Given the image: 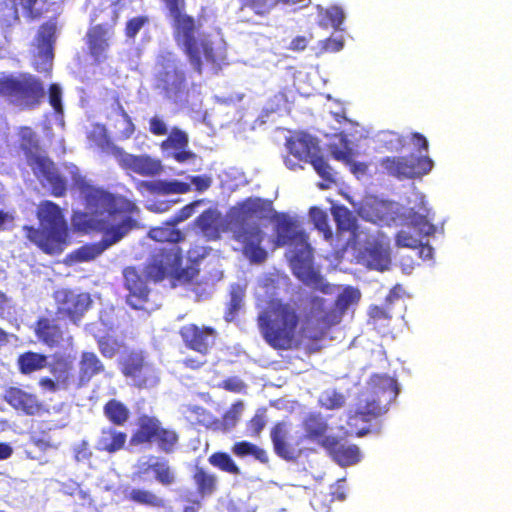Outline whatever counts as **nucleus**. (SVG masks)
<instances>
[{
	"mask_svg": "<svg viewBox=\"0 0 512 512\" xmlns=\"http://www.w3.org/2000/svg\"><path fill=\"white\" fill-rule=\"evenodd\" d=\"M161 1L170 18L174 41L187 56L193 70L201 75L203 62L220 69L226 61V48L212 41L208 34L199 33L201 25L186 12V0Z\"/></svg>",
	"mask_w": 512,
	"mask_h": 512,
	"instance_id": "f257e3e1",
	"label": "nucleus"
},
{
	"mask_svg": "<svg viewBox=\"0 0 512 512\" xmlns=\"http://www.w3.org/2000/svg\"><path fill=\"white\" fill-rule=\"evenodd\" d=\"M269 207V202L249 197L232 207L228 214L227 229L254 263H262L267 258V252L261 246L264 232L258 222L267 217Z\"/></svg>",
	"mask_w": 512,
	"mask_h": 512,
	"instance_id": "f03ea898",
	"label": "nucleus"
},
{
	"mask_svg": "<svg viewBox=\"0 0 512 512\" xmlns=\"http://www.w3.org/2000/svg\"><path fill=\"white\" fill-rule=\"evenodd\" d=\"M256 322L263 340L271 348L285 351L298 347L301 312L296 302L272 298L258 314Z\"/></svg>",
	"mask_w": 512,
	"mask_h": 512,
	"instance_id": "7ed1b4c3",
	"label": "nucleus"
},
{
	"mask_svg": "<svg viewBox=\"0 0 512 512\" xmlns=\"http://www.w3.org/2000/svg\"><path fill=\"white\" fill-rule=\"evenodd\" d=\"M276 242L279 246L290 245L289 263L293 274L305 285L323 293L330 292V285L313 266V250L308 237L295 228L289 218H282L275 226Z\"/></svg>",
	"mask_w": 512,
	"mask_h": 512,
	"instance_id": "20e7f679",
	"label": "nucleus"
},
{
	"mask_svg": "<svg viewBox=\"0 0 512 512\" xmlns=\"http://www.w3.org/2000/svg\"><path fill=\"white\" fill-rule=\"evenodd\" d=\"M40 228L24 225L26 239L43 253L58 255L68 244L69 228L61 208L54 202L45 200L37 208Z\"/></svg>",
	"mask_w": 512,
	"mask_h": 512,
	"instance_id": "39448f33",
	"label": "nucleus"
},
{
	"mask_svg": "<svg viewBox=\"0 0 512 512\" xmlns=\"http://www.w3.org/2000/svg\"><path fill=\"white\" fill-rule=\"evenodd\" d=\"M129 442L131 446L155 447L158 452L170 455L180 447V434L164 425L159 417L143 413L136 419Z\"/></svg>",
	"mask_w": 512,
	"mask_h": 512,
	"instance_id": "423d86ee",
	"label": "nucleus"
},
{
	"mask_svg": "<svg viewBox=\"0 0 512 512\" xmlns=\"http://www.w3.org/2000/svg\"><path fill=\"white\" fill-rule=\"evenodd\" d=\"M79 190L84 198L87 213L90 215L87 221L89 228L92 219H106L138 212L137 206L132 201L94 187L84 178L79 184Z\"/></svg>",
	"mask_w": 512,
	"mask_h": 512,
	"instance_id": "0eeeda50",
	"label": "nucleus"
},
{
	"mask_svg": "<svg viewBox=\"0 0 512 512\" xmlns=\"http://www.w3.org/2000/svg\"><path fill=\"white\" fill-rule=\"evenodd\" d=\"M44 95L42 82L31 74L0 78V97L9 104L32 109L41 103Z\"/></svg>",
	"mask_w": 512,
	"mask_h": 512,
	"instance_id": "6e6552de",
	"label": "nucleus"
},
{
	"mask_svg": "<svg viewBox=\"0 0 512 512\" xmlns=\"http://www.w3.org/2000/svg\"><path fill=\"white\" fill-rule=\"evenodd\" d=\"M182 259V251L179 247L159 248L152 253L145 266L146 277L159 282L170 275L182 283H191L196 271L182 268Z\"/></svg>",
	"mask_w": 512,
	"mask_h": 512,
	"instance_id": "1a4fd4ad",
	"label": "nucleus"
},
{
	"mask_svg": "<svg viewBox=\"0 0 512 512\" xmlns=\"http://www.w3.org/2000/svg\"><path fill=\"white\" fill-rule=\"evenodd\" d=\"M399 389L397 381L388 375H374L371 377V391L359 399L355 418L361 421L369 422L383 415L387 408L380 403V396L387 395L389 400L398 395Z\"/></svg>",
	"mask_w": 512,
	"mask_h": 512,
	"instance_id": "9d476101",
	"label": "nucleus"
},
{
	"mask_svg": "<svg viewBox=\"0 0 512 512\" xmlns=\"http://www.w3.org/2000/svg\"><path fill=\"white\" fill-rule=\"evenodd\" d=\"M52 297L55 303V314L77 326L93 304L89 293L70 288L57 289Z\"/></svg>",
	"mask_w": 512,
	"mask_h": 512,
	"instance_id": "9b49d317",
	"label": "nucleus"
},
{
	"mask_svg": "<svg viewBox=\"0 0 512 512\" xmlns=\"http://www.w3.org/2000/svg\"><path fill=\"white\" fill-rule=\"evenodd\" d=\"M119 367L122 375L131 379L133 385L139 389L153 386L159 381L156 369L140 350L127 352L119 360Z\"/></svg>",
	"mask_w": 512,
	"mask_h": 512,
	"instance_id": "f8f14e48",
	"label": "nucleus"
},
{
	"mask_svg": "<svg viewBox=\"0 0 512 512\" xmlns=\"http://www.w3.org/2000/svg\"><path fill=\"white\" fill-rule=\"evenodd\" d=\"M380 165L390 176L403 180L428 174L434 162L429 156H388L381 159Z\"/></svg>",
	"mask_w": 512,
	"mask_h": 512,
	"instance_id": "ddd939ff",
	"label": "nucleus"
},
{
	"mask_svg": "<svg viewBox=\"0 0 512 512\" xmlns=\"http://www.w3.org/2000/svg\"><path fill=\"white\" fill-rule=\"evenodd\" d=\"M33 331L39 342L49 348H55L66 340L68 327L62 318L56 314H49L37 318Z\"/></svg>",
	"mask_w": 512,
	"mask_h": 512,
	"instance_id": "4468645a",
	"label": "nucleus"
},
{
	"mask_svg": "<svg viewBox=\"0 0 512 512\" xmlns=\"http://www.w3.org/2000/svg\"><path fill=\"white\" fill-rule=\"evenodd\" d=\"M270 437L275 454L286 461H296L306 450L301 437L293 440L288 425L283 421L273 425Z\"/></svg>",
	"mask_w": 512,
	"mask_h": 512,
	"instance_id": "2eb2a0df",
	"label": "nucleus"
},
{
	"mask_svg": "<svg viewBox=\"0 0 512 512\" xmlns=\"http://www.w3.org/2000/svg\"><path fill=\"white\" fill-rule=\"evenodd\" d=\"M178 333L186 348L204 356L214 346L217 337L215 328L198 326L194 323L183 325Z\"/></svg>",
	"mask_w": 512,
	"mask_h": 512,
	"instance_id": "dca6fc26",
	"label": "nucleus"
},
{
	"mask_svg": "<svg viewBox=\"0 0 512 512\" xmlns=\"http://www.w3.org/2000/svg\"><path fill=\"white\" fill-rule=\"evenodd\" d=\"M156 86L161 89L165 97L178 101L188 94L186 89L185 72L174 63L167 64L156 77Z\"/></svg>",
	"mask_w": 512,
	"mask_h": 512,
	"instance_id": "f3484780",
	"label": "nucleus"
},
{
	"mask_svg": "<svg viewBox=\"0 0 512 512\" xmlns=\"http://www.w3.org/2000/svg\"><path fill=\"white\" fill-rule=\"evenodd\" d=\"M124 286L128 290L126 296L127 304L136 310L146 308L149 301L150 289L142 274L133 266L123 270Z\"/></svg>",
	"mask_w": 512,
	"mask_h": 512,
	"instance_id": "a211bd4d",
	"label": "nucleus"
},
{
	"mask_svg": "<svg viewBox=\"0 0 512 512\" xmlns=\"http://www.w3.org/2000/svg\"><path fill=\"white\" fill-rule=\"evenodd\" d=\"M4 400L13 409L27 416L41 415L46 412L45 405L34 393L19 387H9L5 390Z\"/></svg>",
	"mask_w": 512,
	"mask_h": 512,
	"instance_id": "6ab92c4d",
	"label": "nucleus"
},
{
	"mask_svg": "<svg viewBox=\"0 0 512 512\" xmlns=\"http://www.w3.org/2000/svg\"><path fill=\"white\" fill-rule=\"evenodd\" d=\"M119 166L126 172H133L145 177H154L163 170L162 163L159 159L150 157L149 155H133L121 151L117 157Z\"/></svg>",
	"mask_w": 512,
	"mask_h": 512,
	"instance_id": "aec40b11",
	"label": "nucleus"
},
{
	"mask_svg": "<svg viewBox=\"0 0 512 512\" xmlns=\"http://www.w3.org/2000/svg\"><path fill=\"white\" fill-rule=\"evenodd\" d=\"M32 167L37 177H42L50 186V193L55 197H63L67 191L65 178L57 171L53 161L47 157H36Z\"/></svg>",
	"mask_w": 512,
	"mask_h": 512,
	"instance_id": "412c9836",
	"label": "nucleus"
},
{
	"mask_svg": "<svg viewBox=\"0 0 512 512\" xmlns=\"http://www.w3.org/2000/svg\"><path fill=\"white\" fill-rule=\"evenodd\" d=\"M130 214L124 215V219L112 226H108L107 219H92L90 228L104 233L102 242L108 248L111 245L120 241L129 231L137 227V222Z\"/></svg>",
	"mask_w": 512,
	"mask_h": 512,
	"instance_id": "4be33fe9",
	"label": "nucleus"
},
{
	"mask_svg": "<svg viewBox=\"0 0 512 512\" xmlns=\"http://www.w3.org/2000/svg\"><path fill=\"white\" fill-rule=\"evenodd\" d=\"M111 29L105 24L91 26L86 33V44L94 62L99 64L107 59Z\"/></svg>",
	"mask_w": 512,
	"mask_h": 512,
	"instance_id": "5701e85b",
	"label": "nucleus"
},
{
	"mask_svg": "<svg viewBox=\"0 0 512 512\" xmlns=\"http://www.w3.org/2000/svg\"><path fill=\"white\" fill-rule=\"evenodd\" d=\"M285 145L289 153L300 161L309 162L314 155L320 152L318 141L304 132L286 138Z\"/></svg>",
	"mask_w": 512,
	"mask_h": 512,
	"instance_id": "b1692460",
	"label": "nucleus"
},
{
	"mask_svg": "<svg viewBox=\"0 0 512 512\" xmlns=\"http://www.w3.org/2000/svg\"><path fill=\"white\" fill-rule=\"evenodd\" d=\"M302 429L304 433L300 437L303 442H316L323 448L325 441L334 437L327 435L329 426L320 413H309L302 421Z\"/></svg>",
	"mask_w": 512,
	"mask_h": 512,
	"instance_id": "393cba45",
	"label": "nucleus"
},
{
	"mask_svg": "<svg viewBox=\"0 0 512 512\" xmlns=\"http://www.w3.org/2000/svg\"><path fill=\"white\" fill-rule=\"evenodd\" d=\"M324 449L330 454L335 462L343 467L354 465L361 459V452L358 446L345 445L341 443L339 438L336 436L325 441Z\"/></svg>",
	"mask_w": 512,
	"mask_h": 512,
	"instance_id": "a878e982",
	"label": "nucleus"
},
{
	"mask_svg": "<svg viewBox=\"0 0 512 512\" xmlns=\"http://www.w3.org/2000/svg\"><path fill=\"white\" fill-rule=\"evenodd\" d=\"M310 304L312 314H318L317 321L321 324L322 330L313 335H306V337L312 340H320L328 328L340 322V315L334 309L326 310L323 298L312 297Z\"/></svg>",
	"mask_w": 512,
	"mask_h": 512,
	"instance_id": "bb28decb",
	"label": "nucleus"
},
{
	"mask_svg": "<svg viewBox=\"0 0 512 512\" xmlns=\"http://www.w3.org/2000/svg\"><path fill=\"white\" fill-rule=\"evenodd\" d=\"M127 440V434L114 427H105L101 429L100 436L96 442L98 451L115 453L124 448Z\"/></svg>",
	"mask_w": 512,
	"mask_h": 512,
	"instance_id": "cd10ccee",
	"label": "nucleus"
},
{
	"mask_svg": "<svg viewBox=\"0 0 512 512\" xmlns=\"http://www.w3.org/2000/svg\"><path fill=\"white\" fill-rule=\"evenodd\" d=\"M192 480L197 494L202 498L212 496L218 490L217 475L202 466L194 467Z\"/></svg>",
	"mask_w": 512,
	"mask_h": 512,
	"instance_id": "c85d7f7f",
	"label": "nucleus"
},
{
	"mask_svg": "<svg viewBox=\"0 0 512 512\" xmlns=\"http://www.w3.org/2000/svg\"><path fill=\"white\" fill-rule=\"evenodd\" d=\"M105 371V365L94 353L84 351L79 361V382L82 385L88 384L93 377Z\"/></svg>",
	"mask_w": 512,
	"mask_h": 512,
	"instance_id": "c756f323",
	"label": "nucleus"
},
{
	"mask_svg": "<svg viewBox=\"0 0 512 512\" xmlns=\"http://www.w3.org/2000/svg\"><path fill=\"white\" fill-rule=\"evenodd\" d=\"M139 191L146 190L157 194H184L190 191V185L181 181H139L136 185Z\"/></svg>",
	"mask_w": 512,
	"mask_h": 512,
	"instance_id": "7c9ffc66",
	"label": "nucleus"
},
{
	"mask_svg": "<svg viewBox=\"0 0 512 512\" xmlns=\"http://www.w3.org/2000/svg\"><path fill=\"white\" fill-rule=\"evenodd\" d=\"M17 135L19 137V146L24 152L27 162L31 167L35 166V158L40 150L39 138L36 132L29 126H21L18 128Z\"/></svg>",
	"mask_w": 512,
	"mask_h": 512,
	"instance_id": "2f4dec72",
	"label": "nucleus"
},
{
	"mask_svg": "<svg viewBox=\"0 0 512 512\" xmlns=\"http://www.w3.org/2000/svg\"><path fill=\"white\" fill-rule=\"evenodd\" d=\"M420 210L415 211L414 208H410L404 216L406 223L420 235L431 236L436 232V227L428 219V209L422 205Z\"/></svg>",
	"mask_w": 512,
	"mask_h": 512,
	"instance_id": "473e14b6",
	"label": "nucleus"
},
{
	"mask_svg": "<svg viewBox=\"0 0 512 512\" xmlns=\"http://www.w3.org/2000/svg\"><path fill=\"white\" fill-rule=\"evenodd\" d=\"M420 210L415 211L414 208H410L404 216L406 223L420 235L431 236L436 232V227L428 219V209L422 205Z\"/></svg>",
	"mask_w": 512,
	"mask_h": 512,
	"instance_id": "72a5a7b5",
	"label": "nucleus"
},
{
	"mask_svg": "<svg viewBox=\"0 0 512 512\" xmlns=\"http://www.w3.org/2000/svg\"><path fill=\"white\" fill-rule=\"evenodd\" d=\"M46 367L57 381L68 382L73 376L74 363L69 355L60 353L52 355L51 361H47Z\"/></svg>",
	"mask_w": 512,
	"mask_h": 512,
	"instance_id": "f704fd0d",
	"label": "nucleus"
},
{
	"mask_svg": "<svg viewBox=\"0 0 512 512\" xmlns=\"http://www.w3.org/2000/svg\"><path fill=\"white\" fill-rule=\"evenodd\" d=\"M126 499L132 503L154 509H162L166 506V500L152 490L146 488H132Z\"/></svg>",
	"mask_w": 512,
	"mask_h": 512,
	"instance_id": "c9c22d12",
	"label": "nucleus"
},
{
	"mask_svg": "<svg viewBox=\"0 0 512 512\" xmlns=\"http://www.w3.org/2000/svg\"><path fill=\"white\" fill-rule=\"evenodd\" d=\"M103 414L114 426H124L130 418L129 408L121 401L112 398L103 406Z\"/></svg>",
	"mask_w": 512,
	"mask_h": 512,
	"instance_id": "e433bc0d",
	"label": "nucleus"
},
{
	"mask_svg": "<svg viewBox=\"0 0 512 512\" xmlns=\"http://www.w3.org/2000/svg\"><path fill=\"white\" fill-rule=\"evenodd\" d=\"M148 236L157 242H168L169 245L163 248L177 247L176 244L184 238L183 233L175 228V224H172L171 220L164 226L151 228L148 232Z\"/></svg>",
	"mask_w": 512,
	"mask_h": 512,
	"instance_id": "4c0bfd02",
	"label": "nucleus"
},
{
	"mask_svg": "<svg viewBox=\"0 0 512 512\" xmlns=\"http://www.w3.org/2000/svg\"><path fill=\"white\" fill-rule=\"evenodd\" d=\"M146 464H141L139 470L135 475L142 476L146 474L149 469L154 472L155 479L163 486H170L176 482V474L174 470L169 466L166 460L162 462H156L150 466L144 467Z\"/></svg>",
	"mask_w": 512,
	"mask_h": 512,
	"instance_id": "58836bf2",
	"label": "nucleus"
},
{
	"mask_svg": "<svg viewBox=\"0 0 512 512\" xmlns=\"http://www.w3.org/2000/svg\"><path fill=\"white\" fill-rule=\"evenodd\" d=\"M48 357L34 351H26L17 358L18 369L22 374H31L47 366Z\"/></svg>",
	"mask_w": 512,
	"mask_h": 512,
	"instance_id": "ea45409f",
	"label": "nucleus"
},
{
	"mask_svg": "<svg viewBox=\"0 0 512 512\" xmlns=\"http://www.w3.org/2000/svg\"><path fill=\"white\" fill-rule=\"evenodd\" d=\"M89 139L103 152H107L115 156L116 158L121 154L123 150L121 147L115 145L107 134L104 125H95L89 133Z\"/></svg>",
	"mask_w": 512,
	"mask_h": 512,
	"instance_id": "a19ab883",
	"label": "nucleus"
},
{
	"mask_svg": "<svg viewBox=\"0 0 512 512\" xmlns=\"http://www.w3.org/2000/svg\"><path fill=\"white\" fill-rule=\"evenodd\" d=\"M220 214L213 209L204 210L195 219V225L209 238H219L218 222Z\"/></svg>",
	"mask_w": 512,
	"mask_h": 512,
	"instance_id": "79ce46f5",
	"label": "nucleus"
},
{
	"mask_svg": "<svg viewBox=\"0 0 512 512\" xmlns=\"http://www.w3.org/2000/svg\"><path fill=\"white\" fill-rule=\"evenodd\" d=\"M331 213L340 232L354 231L356 229V217L353 212L343 205L331 207Z\"/></svg>",
	"mask_w": 512,
	"mask_h": 512,
	"instance_id": "37998d69",
	"label": "nucleus"
},
{
	"mask_svg": "<svg viewBox=\"0 0 512 512\" xmlns=\"http://www.w3.org/2000/svg\"><path fill=\"white\" fill-rule=\"evenodd\" d=\"M309 163L313 166L314 170L324 181V183L319 184L321 189H327L331 184L336 183L333 169L328 164L327 160L320 154V152L314 155L309 160Z\"/></svg>",
	"mask_w": 512,
	"mask_h": 512,
	"instance_id": "c03bdc74",
	"label": "nucleus"
},
{
	"mask_svg": "<svg viewBox=\"0 0 512 512\" xmlns=\"http://www.w3.org/2000/svg\"><path fill=\"white\" fill-rule=\"evenodd\" d=\"M231 451L235 456L240 458L253 456L256 460L264 464L269 461L267 452L263 448H260L248 441H239L234 443L231 447Z\"/></svg>",
	"mask_w": 512,
	"mask_h": 512,
	"instance_id": "a18cd8bd",
	"label": "nucleus"
},
{
	"mask_svg": "<svg viewBox=\"0 0 512 512\" xmlns=\"http://www.w3.org/2000/svg\"><path fill=\"white\" fill-rule=\"evenodd\" d=\"M57 26L53 21L43 23L38 30L37 43L38 46L52 55L53 46L56 41Z\"/></svg>",
	"mask_w": 512,
	"mask_h": 512,
	"instance_id": "49530a36",
	"label": "nucleus"
},
{
	"mask_svg": "<svg viewBox=\"0 0 512 512\" xmlns=\"http://www.w3.org/2000/svg\"><path fill=\"white\" fill-rule=\"evenodd\" d=\"M208 462L215 468L219 470L232 474L239 475L241 474V470L239 466L235 463V461L231 458V456L226 452H214L208 458Z\"/></svg>",
	"mask_w": 512,
	"mask_h": 512,
	"instance_id": "de8ad7c7",
	"label": "nucleus"
},
{
	"mask_svg": "<svg viewBox=\"0 0 512 512\" xmlns=\"http://www.w3.org/2000/svg\"><path fill=\"white\" fill-rule=\"evenodd\" d=\"M278 4V0H240V9L250 10L255 15L267 16Z\"/></svg>",
	"mask_w": 512,
	"mask_h": 512,
	"instance_id": "09e8293b",
	"label": "nucleus"
},
{
	"mask_svg": "<svg viewBox=\"0 0 512 512\" xmlns=\"http://www.w3.org/2000/svg\"><path fill=\"white\" fill-rule=\"evenodd\" d=\"M369 263L373 268L380 271L388 269L391 264L389 250L380 245L373 246L369 251Z\"/></svg>",
	"mask_w": 512,
	"mask_h": 512,
	"instance_id": "8fccbe9b",
	"label": "nucleus"
},
{
	"mask_svg": "<svg viewBox=\"0 0 512 512\" xmlns=\"http://www.w3.org/2000/svg\"><path fill=\"white\" fill-rule=\"evenodd\" d=\"M189 139L187 134L177 127H173L168 137L162 141L161 148L163 150L172 149L174 151L181 148H187Z\"/></svg>",
	"mask_w": 512,
	"mask_h": 512,
	"instance_id": "3c124183",
	"label": "nucleus"
},
{
	"mask_svg": "<svg viewBox=\"0 0 512 512\" xmlns=\"http://www.w3.org/2000/svg\"><path fill=\"white\" fill-rule=\"evenodd\" d=\"M309 215L315 227L323 233L324 238L326 240L332 239L333 233L329 226L327 213L318 207H312L310 208Z\"/></svg>",
	"mask_w": 512,
	"mask_h": 512,
	"instance_id": "603ef678",
	"label": "nucleus"
},
{
	"mask_svg": "<svg viewBox=\"0 0 512 512\" xmlns=\"http://www.w3.org/2000/svg\"><path fill=\"white\" fill-rule=\"evenodd\" d=\"M242 410H243V402L242 401L239 400V401L233 403L230 406V408L223 414L222 420L220 423V428L223 431H229V430L233 429L237 425V423L240 419Z\"/></svg>",
	"mask_w": 512,
	"mask_h": 512,
	"instance_id": "864d4df0",
	"label": "nucleus"
},
{
	"mask_svg": "<svg viewBox=\"0 0 512 512\" xmlns=\"http://www.w3.org/2000/svg\"><path fill=\"white\" fill-rule=\"evenodd\" d=\"M368 322L374 326L375 329H380L388 326L392 316L389 310L384 307L373 305L368 310Z\"/></svg>",
	"mask_w": 512,
	"mask_h": 512,
	"instance_id": "5fc2aeb1",
	"label": "nucleus"
},
{
	"mask_svg": "<svg viewBox=\"0 0 512 512\" xmlns=\"http://www.w3.org/2000/svg\"><path fill=\"white\" fill-rule=\"evenodd\" d=\"M107 248L105 247L102 240L98 243L93 244H87L83 245L80 248H78L75 252V256L77 260L81 262L91 261L97 258L100 254L103 253L104 250Z\"/></svg>",
	"mask_w": 512,
	"mask_h": 512,
	"instance_id": "6e6d98bb",
	"label": "nucleus"
},
{
	"mask_svg": "<svg viewBox=\"0 0 512 512\" xmlns=\"http://www.w3.org/2000/svg\"><path fill=\"white\" fill-rule=\"evenodd\" d=\"M98 349L105 358H113L119 351L120 343L110 336H102L97 339Z\"/></svg>",
	"mask_w": 512,
	"mask_h": 512,
	"instance_id": "4d7b16f0",
	"label": "nucleus"
},
{
	"mask_svg": "<svg viewBox=\"0 0 512 512\" xmlns=\"http://www.w3.org/2000/svg\"><path fill=\"white\" fill-rule=\"evenodd\" d=\"M150 19L146 15H140L136 17L130 18L125 25L124 33L125 36L129 39H134L139 31L147 24H149Z\"/></svg>",
	"mask_w": 512,
	"mask_h": 512,
	"instance_id": "13d9d810",
	"label": "nucleus"
},
{
	"mask_svg": "<svg viewBox=\"0 0 512 512\" xmlns=\"http://www.w3.org/2000/svg\"><path fill=\"white\" fill-rule=\"evenodd\" d=\"M324 18L335 30H339L344 22L345 14L341 7L331 6L325 10Z\"/></svg>",
	"mask_w": 512,
	"mask_h": 512,
	"instance_id": "bf43d9fd",
	"label": "nucleus"
},
{
	"mask_svg": "<svg viewBox=\"0 0 512 512\" xmlns=\"http://www.w3.org/2000/svg\"><path fill=\"white\" fill-rule=\"evenodd\" d=\"M381 141L383 146L392 152L402 150L405 145L404 138L394 132L384 133Z\"/></svg>",
	"mask_w": 512,
	"mask_h": 512,
	"instance_id": "052dcab7",
	"label": "nucleus"
},
{
	"mask_svg": "<svg viewBox=\"0 0 512 512\" xmlns=\"http://www.w3.org/2000/svg\"><path fill=\"white\" fill-rule=\"evenodd\" d=\"M266 425L265 410L258 411L247 422V429L251 436L257 437L260 435Z\"/></svg>",
	"mask_w": 512,
	"mask_h": 512,
	"instance_id": "680f3d73",
	"label": "nucleus"
},
{
	"mask_svg": "<svg viewBox=\"0 0 512 512\" xmlns=\"http://www.w3.org/2000/svg\"><path fill=\"white\" fill-rule=\"evenodd\" d=\"M37 2L38 0H18V4L24 10L25 17L30 21L39 19L42 16V11L35 9Z\"/></svg>",
	"mask_w": 512,
	"mask_h": 512,
	"instance_id": "e2e57ef3",
	"label": "nucleus"
},
{
	"mask_svg": "<svg viewBox=\"0 0 512 512\" xmlns=\"http://www.w3.org/2000/svg\"><path fill=\"white\" fill-rule=\"evenodd\" d=\"M343 404V395L336 391L326 393L322 399V405L329 410L338 409L342 407Z\"/></svg>",
	"mask_w": 512,
	"mask_h": 512,
	"instance_id": "0e129e2a",
	"label": "nucleus"
},
{
	"mask_svg": "<svg viewBox=\"0 0 512 512\" xmlns=\"http://www.w3.org/2000/svg\"><path fill=\"white\" fill-rule=\"evenodd\" d=\"M313 38L312 33H308L307 35H297L290 41L287 48L293 52H302L308 47Z\"/></svg>",
	"mask_w": 512,
	"mask_h": 512,
	"instance_id": "69168bd1",
	"label": "nucleus"
},
{
	"mask_svg": "<svg viewBox=\"0 0 512 512\" xmlns=\"http://www.w3.org/2000/svg\"><path fill=\"white\" fill-rule=\"evenodd\" d=\"M359 298V293L357 290L352 288H347L343 291V293L339 294L336 299V305L341 308L348 307L352 302Z\"/></svg>",
	"mask_w": 512,
	"mask_h": 512,
	"instance_id": "338daca9",
	"label": "nucleus"
},
{
	"mask_svg": "<svg viewBox=\"0 0 512 512\" xmlns=\"http://www.w3.org/2000/svg\"><path fill=\"white\" fill-rule=\"evenodd\" d=\"M418 243L419 240L407 231L401 230L396 234V244L398 247L416 248Z\"/></svg>",
	"mask_w": 512,
	"mask_h": 512,
	"instance_id": "774afa93",
	"label": "nucleus"
}]
</instances>
